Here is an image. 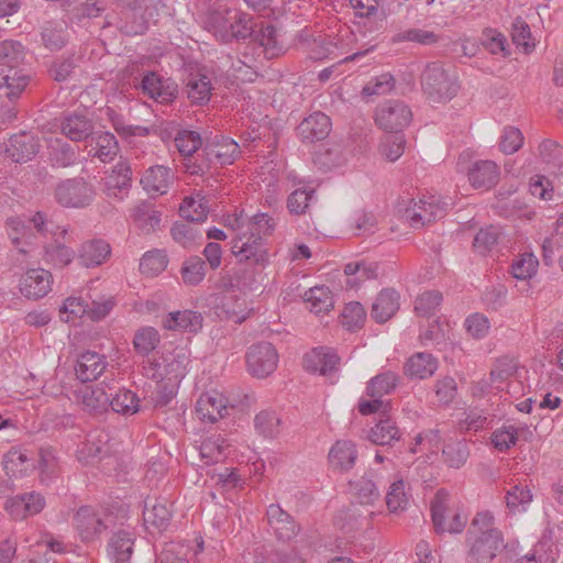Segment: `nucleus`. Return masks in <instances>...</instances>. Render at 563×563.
Masks as SVG:
<instances>
[{"label": "nucleus", "instance_id": "nucleus-61", "mask_svg": "<svg viewBox=\"0 0 563 563\" xmlns=\"http://www.w3.org/2000/svg\"><path fill=\"white\" fill-rule=\"evenodd\" d=\"M406 140L402 134L387 135L380 145L382 154L390 162L397 161L405 151Z\"/></svg>", "mask_w": 563, "mask_h": 563}, {"label": "nucleus", "instance_id": "nucleus-24", "mask_svg": "<svg viewBox=\"0 0 563 563\" xmlns=\"http://www.w3.org/2000/svg\"><path fill=\"white\" fill-rule=\"evenodd\" d=\"M468 180L476 189H489L499 179V168L493 161L475 162L468 170Z\"/></svg>", "mask_w": 563, "mask_h": 563}, {"label": "nucleus", "instance_id": "nucleus-40", "mask_svg": "<svg viewBox=\"0 0 563 563\" xmlns=\"http://www.w3.org/2000/svg\"><path fill=\"white\" fill-rule=\"evenodd\" d=\"M303 299L310 305V311L316 314L329 312L334 306L332 294L324 286H316L308 289L303 295Z\"/></svg>", "mask_w": 563, "mask_h": 563}, {"label": "nucleus", "instance_id": "nucleus-57", "mask_svg": "<svg viewBox=\"0 0 563 563\" xmlns=\"http://www.w3.org/2000/svg\"><path fill=\"white\" fill-rule=\"evenodd\" d=\"M75 252L64 244L54 242L45 247V261L56 267H65L73 262Z\"/></svg>", "mask_w": 563, "mask_h": 563}, {"label": "nucleus", "instance_id": "nucleus-47", "mask_svg": "<svg viewBox=\"0 0 563 563\" xmlns=\"http://www.w3.org/2000/svg\"><path fill=\"white\" fill-rule=\"evenodd\" d=\"M255 41L263 47L265 56L269 59L283 53V46L277 40L276 29L272 24L263 25L255 33Z\"/></svg>", "mask_w": 563, "mask_h": 563}, {"label": "nucleus", "instance_id": "nucleus-44", "mask_svg": "<svg viewBox=\"0 0 563 563\" xmlns=\"http://www.w3.org/2000/svg\"><path fill=\"white\" fill-rule=\"evenodd\" d=\"M139 402L140 399L136 394L125 388L119 389L112 398L109 397V407H111L114 412L125 416L137 412L140 408Z\"/></svg>", "mask_w": 563, "mask_h": 563}, {"label": "nucleus", "instance_id": "nucleus-48", "mask_svg": "<svg viewBox=\"0 0 563 563\" xmlns=\"http://www.w3.org/2000/svg\"><path fill=\"white\" fill-rule=\"evenodd\" d=\"M24 58V46L19 41L5 40L0 43V60L8 69L18 68Z\"/></svg>", "mask_w": 563, "mask_h": 563}, {"label": "nucleus", "instance_id": "nucleus-6", "mask_svg": "<svg viewBox=\"0 0 563 563\" xmlns=\"http://www.w3.org/2000/svg\"><path fill=\"white\" fill-rule=\"evenodd\" d=\"M431 517L437 533H460L466 525V518L451 508V499L444 489L438 490L431 503Z\"/></svg>", "mask_w": 563, "mask_h": 563}, {"label": "nucleus", "instance_id": "nucleus-63", "mask_svg": "<svg viewBox=\"0 0 563 563\" xmlns=\"http://www.w3.org/2000/svg\"><path fill=\"white\" fill-rule=\"evenodd\" d=\"M358 501L364 505H372L379 497V492L375 483L368 478H360L355 483H351Z\"/></svg>", "mask_w": 563, "mask_h": 563}, {"label": "nucleus", "instance_id": "nucleus-30", "mask_svg": "<svg viewBox=\"0 0 563 563\" xmlns=\"http://www.w3.org/2000/svg\"><path fill=\"white\" fill-rule=\"evenodd\" d=\"M173 179L174 174L170 168L157 165L145 172L141 183L148 194L163 195L167 192Z\"/></svg>", "mask_w": 563, "mask_h": 563}, {"label": "nucleus", "instance_id": "nucleus-31", "mask_svg": "<svg viewBox=\"0 0 563 563\" xmlns=\"http://www.w3.org/2000/svg\"><path fill=\"white\" fill-rule=\"evenodd\" d=\"M399 309V296L394 289L382 290L372 305L371 314L379 323L389 320Z\"/></svg>", "mask_w": 563, "mask_h": 563}, {"label": "nucleus", "instance_id": "nucleus-45", "mask_svg": "<svg viewBox=\"0 0 563 563\" xmlns=\"http://www.w3.org/2000/svg\"><path fill=\"white\" fill-rule=\"evenodd\" d=\"M161 342L158 331L153 327L139 329L133 338V347L137 354L148 356Z\"/></svg>", "mask_w": 563, "mask_h": 563}, {"label": "nucleus", "instance_id": "nucleus-46", "mask_svg": "<svg viewBox=\"0 0 563 563\" xmlns=\"http://www.w3.org/2000/svg\"><path fill=\"white\" fill-rule=\"evenodd\" d=\"M229 448L227 440L220 434L206 439L200 448V457L205 464L218 463L224 457V451Z\"/></svg>", "mask_w": 563, "mask_h": 563}, {"label": "nucleus", "instance_id": "nucleus-18", "mask_svg": "<svg viewBox=\"0 0 563 563\" xmlns=\"http://www.w3.org/2000/svg\"><path fill=\"white\" fill-rule=\"evenodd\" d=\"M241 153L240 145L230 137H218L203 147V154L211 165H231Z\"/></svg>", "mask_w": 563, "mask_h": 563}, {"label": "nucleus", "instance_id": "nucleus-52", "mask_svg": "<svg viewBox=\"0 0 563 563\" xmlns=\"http://www.w3.org/2000/svg\"><path fill=\"white\" fill-rule=\"evenodd\" d=\"M205 266L203 260L199 256H191L186 260L180 269L184 283L190 286L200 284L206 276Z\"/></svg>", "mask_w": 563, "mask_h": 563}, {"label": "nucleus", "instance_id": "nucleus-23", "mask_svg": "<svg viewBox=\"0 0 563 563\" xmlns=\"http://www.w3.org/2000/svg\"><path fill=\"white\" fill-rule=\"evenodd\" d=\"M60 132L73 142H81L92 135L93 123L85 114H67L60 121Z\"/></svg>", "mask_w": 563, "mask_h": 563}, {"label": "nucleus", "instance_id": "nucleus-38", "mask_svg": "<svg viewBox=\"0 0 563 563\" xmlns=\"http://www.w3.org/2000/svg\"><path fill=\"white\" fill-rule=\"evenodd\" d=\"M533 495L528 486L521 484L514 485L506 492L505 504L510 515H517L527 511L531 504Z\"/></svg>", "mask_w": 563, "mask_h": 563}, {"label": "nucleus", "instance_id": "nucleus-29", "mask_svg": "<svg viewBox=\"0 0 563 563\" xmlns=\"http://www.w3.org/2000/svg\"><path fill=\"white\" fill-rule=\"evenodd\" d=\"M29 84V76L20 68H9L0 70V97H5L13 101L25 89Z\"/></svg>", "mask_w": 563, "mask_h": 563}, {"label": "nucleus", "instance_id": "nucleus-4", "mask_svg": "<svg viewBox=\"0 0 563 563\" xmlns=\"http://www.w3.org/2000/svg\"><path fill=\"white\" fill-rule=\"evenodd\" d=\"M188 352L184 347H176L173 351L153 354L143 365L144 375L157 383L167 380L174 388L186 375L189 364Z\"/></svg>", "mask_w": 563, "mask_h": 563}, {"label": "nucleus", "instance_id": "nucleus-35", "mask_svg": "<svg viewBox=\"0 0 563 563\" xmlns=\"http://www.w3.org/2000/svg\"><path fill=\"white\" fill-rule=\"evenodd\" d=\"M368 439L377 445H391L400 439V430L396 422L387 417L371 428Z\"/></svg>", "mask_w": 563, "mask_h": 563}, {"label": "nucleus", "instance_id": "nucleus-21", "mask_svg": "<svg viewBox=\"0 0 563 563\" xmlns=\"http://www.w3.org/2000/svg\"><path fill=\"white\" fill-rule=\"evenodd\" d=\"M75 395L84 409L91 413H102L109 407V395L101 386L84 385L76 390Z\"/></svg>", "mask_w": 563, "mask_h": 563}, {"label": "nucleus", "instance_id": "nucleus-36", "mask_svg": "<svg viewBox=\"0 0 563 563\" xmlns=\"http://www.w3.org/2000/svg\"><path fill=\"white\" fill-rule=\"evenodd\" d=\"M131 218L135 225L144 233L155 231L161 223V213L147 202H141L131 210Z\"/></svg>", "mask_w": 563, "mask_h": 563}, {"label": "nucleus", "instance_id": "nucleus-7", "mask_svg": "<svg viewBox=\"0 0 563 563\" xmlns=\"http://www.w3.org/2000/svg\"><path fill=\"white\" fill-rule=\"evenodd\" d=\"M111 516L104 510L92 506H81L73 518V525L79 539L84 543H90L100 538L109 528Z\"/></svg>", "mask_w": 563, "mask_h": 563}, {"label": "nucleus", "instance_id": "nucleus-11", "mask_svg": "<svg viewBox=\"0 0 563 563\" xmlns=\"http://www.w3.org/2000/svg\"><path fill=\"white\" fill-rule=\"evenodd\" d=\"M412 119L410 108L399 100H389L376 109L375 121L389 133H399Z\"/></svg>", "mask_w": 563, "mask_h": 563}, {"label": "nucleus", "instance_id": "nucleus-28", "mask_svg": "<svg viewBox=\"0 0 563 563\" xmlns=\"http://www.w3.org/2000/svg\"><path fill=\"white\" fill-rule=\"evenodd\" d=\"M143 92L161 103H168L175 98V88L168 80H163L157 74H146L141 82Z\"/></svg>", "mask_w": 563, "mask_h": 563}, {"label": "nucleus", "instance_id": "nucleus-1", "mask_svg": "<svg viewBox=\"0 0 563 563\" xmlns=\"http://www.w3.org/2000/svg\"><path fill=\"white\" fill-rule=\"evenodd\" d=\"M239 235L232 240V253L240 262L263 265L267 262V250L263 236L274 231L275 222L267 213H256L251 218L241 213L235 217Z\"/></svg>", "mask_w": 563, "mask_h": 563}, {"label": "nucleus", "instance_id": "nucleus-20", "mask_svg": "<svg viewBox=\"0 0 563 563\" xmlns=\"http://www.w3.org/2000/svg\"><path fill=\"white\" fill-rule=\"evenodd\" d=\"M40 150V140L31 133L14 134L9 140L7 153L15 163H26L31 161Z\"/></svg>", "mask_w": 563, "mask_h": 563}, {"label": "nucleus", "instance_id": "nucleus-42", "mask_svg": "<svg viewBox=\"0 0 563 563\" xmlns=\"http://www.w3.org/2000/svg\"><path fill=\"white\" fill-rule=\"evenodd\" d=\"M398 379V375L390 371L378 374L367 383L366 395L371 398H383L395 390Z\"/></svg>", "mask_w": 563, "mask_h": 563}, {"label": "nucleus", "instance_id": "nucleus-22", "mask_svg": "<svg viewBox=\"0 0 563 563\" xmlns=\"http://www.w3.org/2000/svg\"><path fill=\"white\" fill-rule=\"evenodd\" d=\"M106 356L97 352L87 351L77 360L75 372L82 383L96 380L107 368Z\"/></svg>", "mask_w": 563, "mask_h": 563}, {"label": "nucleus", "instance_id": "nucleus-50", "mask_svg": "<svg viewBox=\"0 0 563 563\" xmlns=\"http://www.w3.org/2000/svg\"><path fill=\"white\" fill-rule=\"evenodd\" d=\"M180 214L184 219L189 222H202L207 219L208 207L205 198L196 199L194 197H187L179 208Z\"/></svg>", "mask_w": 563, "mask_h": 563}, {"label": "nucleus", "instance_id": "nucleus-60", "mask_svg": "<svg viewBox=\"0 0 563 563\" xmlns=\"http://www.w3.org/2000/svg\"><path fill=\"white\" fill-rule=\"evenodd\" d=\"M350 4L355 10V14L361 18L375 19L380 22L386 20L385 11L378 8V0H350Z\"/></svg>", "mask_w": 563, "mask_h": 563}, {"label": "nucleus", "instance_id": "nucleus-33", "mask_svg": "<svg viewBox=\"0 0 563 563\" xmlns=\"http://www.w3.org/2000/svg\"><path fill=\"white\" fill-rule=\"evenodd\" d=\"M111 253L109 243L103 240L85 242L79 250V261L86 267L101 265Z\"/></svg>", "mask_w": 563, "mask_h": 563}, {"label": "nucleus", "instance_id": "nucleus-17", "mask_svg": "<svg viewBox=\"0 0 563 563\" xmlns=\"http://www.w3.org/2000/svg\"><path fill=\"white\" fill-rule=\"evenodd\" d=\"M331 120L323 112L317 111L305 118L297 128L298 135L305 143L324 140L331 132Z\"/></svg>", "mask_w": 563, "mask_h": 563}, {"label": "nucleus", "instance_id": "nucleus-39", "mask_svg": "<svg viewBox=\"0 0 563 563\" xmlns=\"http://www.w3.org/2000/svg\"><path fill=\"white\" fill-rule=\"evenodd\" d=\"M132 180V170L128 162L120 161L106 177V190L108 196H117V190L121 191L130 187Z\"/></svg>", "mask_w": 563, "mask_h": 563}, {"label": "nucleus", "instance_id": "nucleus-19", "mask_svg": "<svg viewBox=\"0 0 563 563\" xmlns=\"http://www.w3.org/2000/svg\"><path fill=\"white\" fill-rule=\"evenodd\" d=\"M45 504V498L42 494L30 492L8 499L5 509L14 518L24 519L40 514L44 509Z\"/></svg>", "mask_w": 563, "mask_h": 563}, {"label": "nucleus", "instance_id": "nucleus-55", "mask_svg": "<svg viewBox=\"0 0 563 563\" xmlns=\"http://www.w3.org/2000/svg\"><path fill=\"white\" fill-rule=\"evenodd\" d=\"M168 261L167 256L158 250L146 252L140 262L142 274L155 276L165 271Z\"/></svg>", "mask_w": 563, "mask_h": 563}, {"label": "nucleus", "instance_id": "nucleus-32", "mask_svg": "<svg viewBox=\"0 0 563 563\" xmlns=\"http://www.w3.org/2000/svg\"><path fill=\"white\" fill-rule=\"evenodd\" d=\"M437 368L438 362L431 354L419 352L406 362L404 372L410 378L424 379L432 376Z\"/></svg>", "mask_w": 563, "mask_h": 563}, {"label": "nucleus", "instance_id": "nucleus-15", "mask_svg": "<svg viewBox=\"0 0 563 563\" xmlns=\"http://www.w3.org/2000/svg\"><path fill=\"white\" fill-rule=\"evenodd\" d=\"M227 398L217 391L205 393L196 401V415L202 422L213 423L228 413Z\"/></svg>", "mask_w": 563, "mask_h": 563}, {"label": "nucleus", "instance_id": "nucleus-62", "mask_svg": "<svg viewBox=\"0 0 563 563\" xmlns=\"http://www.w3.org/2000/svg\"><path fill=\"white\" fill-rule=\"evenodd\" d=\"M408 504L407 494L405 492V483L402 479L395 481L386 494V505L393 512L402 510Z\"/></svg>", "mask_w": 563, "mask_h": 563}, {"label": "nucleus", "instance_id": "nucleus-8", "mask_svg": "<svg viewBox=\"0 0 563 563\" xmlns=\"http://www.w3.org/2000/svg\"><path fill=\"white\" fill-rule=\"evenodd\" d=\"M95 196L93 186L84 178L66 179L55 188V199L65 208H85L93 201Z\"/></svg>", "mask_w": 563, "mask_h": 563}, {"label": "nucleus", "instance_id": "nucleus-5", "mask_svg": "<svg viewBox=\"0 0 563 563\" xmlns=\"http://www.w3.org/2000/svg\"><path fill=\"white\" fill-rule=\"evenodd\" d=\"M423 92L433 102L451 100L457 92L455 80L438 63L429 64L421 75Z\"/></svg>", "mask_w": 563, "mask_h": 563}, {"label": "nucleus", "instance_id": "nucleus-43", "mask_svg": "<svg viewBox=\"0 0 563 563\" xmlns=\"http://www.w3.org/2000/svg\"><path fill=\"white\" fill-rule=\"evenodd\" d=\"M92 141L95 142V146L89 151V153L93 152V156L98 157L101 162H110L118 155L119 144L112 133H99L92 139Z\"/></svg>", "mask_w": 563, "mask_h": 563}, {"label": "nucleus", "instance_id": "nucleus-64", "mask_svg": "<svg viewBox=\"0 0 563 563\" xmlns=\"http://www.w3.org/2000/svg\"><path fill=\"white\" fill-rule=\"evenodd\" d=\"M365 317L363 306L360 302L352 301L346 303L342 311V323L347 330H354L363 324Z\"/></svg>", "mask_w": 563, "mask_h": 563}, {"label": "nucleus", "instance_id": "nucleus-56", "mask_svg": "<svg viewBox=\"0 0 563 563\" xmlns=\"http://www.w3.org/2000/svg\"><path fill=\"white\" fill-rule=\"evenodd\" d=\"M442 300L443 297L439 290L426 291L417 297L415 310L418 316L431 317L437 312Z\"/></svg>", "mask_w": 563, "mask_h": 563}, {"label": "nucleus", "instance_id": "nucleus-26", "mask_svg": "<svg viewBox=\"0 0 563 563\" xmlns=\"http://www.w3.org/2000/svg\"><path fill=\"white\" fill-rule=\"evenodd\" d=\"M203 317L194 310L169 312L163 319V327L172 331L198 332L202 328Z\"/></svg>", "mask_w": 563, "mask_h": 563}, {"label": "nucleus", "instance_id": "nucleus-14", "mask_svg": "<svg viewBox=\"0 0 563 563\" xmlns=\"http://www.w3.org/2000/svg\"><path fill=\"white\" fill-rule=\"evenodd\" d=\"M52 274L43 268L29 269L20 279V291L29 299H40L52 288Z\"/></svg>", "mask_w": 563, "mask_h": 563}, {"label": "nucleus", "instance_id": "nucleus-41", "mask_svg": "<svg viewBox=\"0 0 563 563\" xmlns=\"http://www.w3.org/2000/svg\"><path fill=\"white\" fill-rule=\"evenodd\" d=\"M444 463L452 468H461L470 456V449L465 440H450L443 449Z\"/></svg>", "mask_w": 563, "mask_h": 563}, {"label": "nucleus", "instance_id": "nucleus-59", "mask_svg": "<svg viewBox=\"0 0 563 563\" xmlns=\"http://www.w3.org/2000/svg\"><path fill=\"white\" fill-rule=\"evenodd\" d=\"M198 233L197 228L189 221L176 222L170 229L174 241L184 247L192 246L196 243Z\"/></svg>", "mask_w": 563, "mask_h": 563}, {"label": "nucleus", "instance_id": "nucleus-34", "mask_svg": "<svg viewBox=\"0 0 563 563\" xmlns=\"http://www.w3.org/2000/svg\"><path fill=\"white\" fill-rule=\"evenodd\" d=\"M172 512L165 500L155 499L153 504L145 501L143 519L147 528L152 527L158 531L165 530L170 521Z\"/></svg>", "mask_w": 563, "mask_h": 563}, {"label": "nucleus", "instance_id": "nucleus-37", "mask_svg": "<svg viewBox=\"0 0 563 563\" xmlns=\"http://www.w3.org/2000/svg\"><path fill=\"white\" fill-rule=\"evenodd\" d=\"M211 81L206 75H190L186 82L188 99L195 104H205L211 97Z\"/></svg>", "mask_w": 563, "mask_h": 563}, {"label": "nucleus", "instance_id": "nucleus-12", "mask_svg": "<svg viewBox=\"0 0 563 563\" xmlns=\"http://www.w3.org/2000/svg\"><path fill=\"white\" fill-rule=\"evenodd\" d=\"M110 435L106 430L95 429L90 431L86 441L77 449V459L84 464H95L109 453Z\"/></svg>", "mask_w": 563, "mask_h": 563}, {"label": "nucleus", "instance_id": "nucleus-27", "mask_svg": "<svg viewBox=\"0 0 563 563\" xmlns=\"http://www.w3.org/2000/svg\"><path fill=\"white\" fill-rule=\"evenodd\" d=\"M328 459L331 467L340 472H346L356 462V446L350 440H338L330 449Z\"/></svg>", "mask_w": 563, "mask_h": 563}, {"label": "nucleus", "instance_id": "nucleus-9", "mask_svg": "<svg viewBox=\"0 0 563 563\" xmlns=\"http://www.w3.org/2000/svg\"><path fill=\"white\" fill-rule=\"evenodd\" d=\"M245 358L247 372L257 378H266L273 374L278 364V353L269 342H260L251 345Z\"/></svg>", "mask_w": 563, "mask_h": 563}, {"label": "nucleus", "instance_id": "nucleus-51", "mask_svg": "<svg viewBox=\"0 0 563 563\" xmlns=\"http://www.w3.org/2000/svg\"><path fill=\"white\" fill-rule=\"evenodd\" d=\"M280 418L272 410H263L255 416L254 424L260 434L265 438H275L280 431Z\"/></svg>", "mask_w": 563, "mask_h": 563}, {"label": "nucleus", "instance_id": "nucleus-13", "mask_svg": "<svg viewBox=\"0 0 563 563\" xmlns=\"http://www.w3.org/2000/svg\"><path fill=\"white\" fill-rule=\"evenodd\" d=\"M340 357L330 347H314L303 357V367L310 373L331 377L338 372Z\"/></svg>", "mask_w": 563, "mask_h": 563}, {"label": "nucleus", "instance_id": "nucleus-58", "mask_svg": "<svg viewBox=\"0 0 563 563\" xmlns=\"http://www.w3.org/2000/svg\"><path fill=\"white\" fill-rule=\"evenodd\" d=\"M439 40L440 36L438 34L432 31L422 29H410L404 32H399L393 37L394 43L416 42L421 45H431L437 43Z\"/></svg>", "mask_w": 563, "mask_h": 563}, {"label": "nucleus", "instance_id": "nucleus-16", "mask_svg": "<svg viewBox=\"0 0 563 563\" xmlns=\"http://www.w3.org/2000/svg\"><path fill=\"white\" fill-rule=\"evenodd\" d=\"M267 522L278 540L288 542L300 531L292 517L277 504H272L266 510Z\"/></svg>", "mask_w": 563, "mask_h": 563}, {"label": "nucleus", "instance_id": "nucleus-25", "mask_svg": "<svg viewBox=\"0 0 563 563\" xmlns=\"http://www.w3.org/2000/svg\"><path fill=\"white\" fill-rule=\"evenodd\" d=\"M134 549L133 533L126 530L114 532L109 539L107 551L113 563H131Z\"/></svg>", "mask_w": 563, "mask_h": 563}, {"label": "nucleus", "instance_id": "nucleus-10", "mask_svg": "<svg viewBox=\"0 0 563 563\" xmlns=\"http://www.w3.org/2000/svg\"><path fill=\"white\" fill-rule=\"evenodd\" d=\"M445 216V203L439 197L429 196L406 208L404 217L413 229L423 228Z\"/></svg>", "mask_w": 563, "mask_h": 563}, {"label": "nucleus", "instance_id": "nucleus-54", "mask_svg": "<svg viewBox=\"0 0 563 563\" xmlns=\"http://www.w3.org/2000/svg\"><path fill=\"white\" fill-rule=\"evenodd\" d=\"M538 266V258L531 253H525L512 263L510 272L514 278L527 280L537 274Z\"/></svg>", "mask_w": 563, "mask_h": 563}, {"label": "nucleus", "instance_id": "nucleus-3", "mask_svg": "<svg viewBox=\"0 0 563 563\" xmlns=\"http://www.w3.org/2000/svg\"><path fill=\"white\" fill-rule=\"evenodd\" d=\"M467 542L466 563H492L505 548L503 532L495 527L490 511H481L474 517Z\"/></svg>", "mask_w": 563, "mask_h": 563}, {"label": "nucleus", "instance_id": "nucleus-49", "mask_svg": "<svg viewBox=\"0 0 563 563\" xmlns=\"http://www.w3.org/2000/svg\"><path fill=\"white\" fill-rule=\"evenodd\" d=\"M500 235L501 231L498 227L487 225L482 228L474 236L473 247L475 252L486 255L497 245Z\"/></svg>", "mask_w": 563, "mask_h": 563}, {"label": "nucleus", "instance_id": "nucleus-53", "mask_svg": "<svg viewBox=\"0 0 563 563\" xmlns=\"http://www.w3.org/2000/svg\"><path fill=\"white\" fill-rule=\"evenodd\" d=\"M174 142L183 158L194 155L202 145L200 134L189 130L178 131Z\"/></svg>", "mask_w": 563, "mask_h": 563}, {"label": "nucleus", "instance_id": "nucleus-2", "mask_svg": "<svg viewBox=\"0 0 563 563\" xmlns=\"http://www.w3.org/2000/svg\"><path fill=\"white\" fill-rule=\"evenodd\" d=\"M203 25L222 43L246 40L255 33L253 18L227 3L210 7L206 12Z\"/></svg>", "mask_w": 563, "mask_h": 563}]
</instances>
